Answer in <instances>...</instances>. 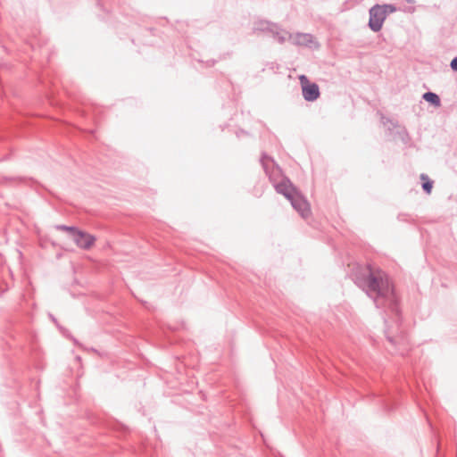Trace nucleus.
Returning <instances> with one entry per match:
<instances>
[{
  "label": "nucleus",
  "instance_id": "nucleus-13",
  "mask_svg": "<svg viewBox=\"0 0 457 457\" xmlns=\"http://www.w3.org/2000/svg\"><path fill=\"white\" fill-rule=\"evenodd\" d=\"M420 179L423 181L422 189L427 193L430 194L433 187V181L428 179V177L422 173L420 175Z\"/></svg>",
  "mask_w": 457,
  "mask_h": 457
},
{
  "label": "nucleus",
  "instance_id": "nucleus-10",
  "mask_svg": "<svg viewBox=\"0 0 457 457\" xmlns=\"http://www.w3.org/2000/svg\"><path fill=\"white\" fill-rule=\"evenodd\" d=\"M268 32L270 33L272 37L276 39L279 44L285 43L286 40L288 39V34H290L289 32L281 29L280 26L276 23L271 24L270 29Z\"/></svg>",
  "mask_w": 457,
  "mask_h": 457
},
{
  "label": "nucleus",
  "instance_id": "nucleus-2",
  "mask_svg": "<svg viewBox=\"0 0 457 457\" xmlns=\"http://www.w3.org/2000/svg\"><path fill=\"white\" fill-rule=\"evenodd\" d=\"M369 27L374 31L378 32L381 29L383 23L386 18V12L379 4H375L370 9Z\"/></svg>",
  "mask_w": 457,
  "mask_h": 457
},
{
  "label": "nucleus",
  "instance_id": "nucleus-15",
  "mask_svg": "<svg viewBox=\"0 0 457 457\" xmlns=\"http://www.w3.org/2000/svg\"><path fill=\"white\" fill-rule=\"evenodd\" d=\"M55 228L58 230H62V231H66V232L70 233L71 238L73 237V235L76 234V232L79 229L76 227H70V226H66V225H57Z\"/></svg>",
  "mask_w": 457,
  "mask_h": 457
},
{
  "label": "nucleus",
  "instance_id": "nucleus-9",
  "mask_svg": "<svg viewBox=\"0 0 457 457\" xmlns=\"http://www.w3.org/2000/svg\"><path fill=\"white\" fill-rule=\"evenodd\" d=\"M268 32L270 33L272 37L276 39L279 44L285 43L286 40L288 39V34H290L289 32L281 29L280 26L276 23L271 24L270 29Z\"/></svg>",
  "mask_w": 457,
  "mask_h": 457
},
{
  "label": "nucleus",
  "instance_id": "nucleus-6",
  "mask_svg": "<svg viewBox=\"0 0 457 457\" xmlns=\"http://www.w3.org/2000/svg\"><path fill=\"white\" fill-rule=\"evenodd\" d=\"M275 189L278 194L283 195L287 199H290L297 190L287 178H284L279 183L275 184Z\"/></svg>",
  "mask_w": 457,
  "mask_h": 457
},
{
  "label": "nucleus",
  "instance_id": "nucleus-11",
  "mask_svg": "<svg viewBox=\"0 0 457 457\" xmlns=\"http://www.w3.org/2000/svg\"><path fill=\"white\" fill-rule=\"evenodd\" d=\"M422 98L427 101L428 103L433 104L434 106H440L441 101L438 95H436L434 92H426L423 94Z\"/></svg>",
  "mask_w": 457,
  "mask_h": 457
},
{
  "label": "nucleus",
  "instance_id": "nucleus-22",
  "mask_svg": "<svg viewBox=\"0 0 457 457\" xmlns=\"http://www.w3.org/2000/svg\"><path fill=\"white\" fill-rule=\"evenodd\" d=\"M51 319L55 322V319L53 316H51Z\"/></svg>",
  "mask_w": 457,
  "mask_h": 457
},
{
  "label": "nucleus",
  "instance_id": "nucleus-12",
  "mask_svg": "<svg viewBox=\"0 0 457 457\" xmlns=\"http://www.w3.org/2000/svg\"><path fill=\"white\" fill-rule=\"evenodd\" d=\"M271 24L272 22H270L268 21H259L255 22L253 29L255 31L268 32L270 29Z\"/></svg>",
  "mask_w": 457,
  "mask_h": 457
},
{
  "label": "nucleus",
  "instance_id": "nucleus-18",
  "mask_svg": "<svg viewBox=\"0 0 457 457\" xmlns=\"http://www.w3.org/2000/svg\"><path fill=\"white\" fill-rule=\"evenodd\" d=\"M299 79H300L302 87H303V85H306L307 83H310L308 78L305 75H301L299 77Z\"/></svg>",
  "mask_w": 457,
  "mask_h": 457
},
{
  "label": "nucleus",
  "instance_id": "nucleus-8",
  "mask_svg": "<svg viewBox=\"0 0 457 457\" xmlns=\"http://www.w3.org/2000/svg\"><path fill=\"white\" fill-rule=\"evenodd\" d=\"M268 32L270 33L272 37L276 39L279 44L285 43L286 40L288 39V34H290L289 32L281 29L280 26L276 23L271 24L270 29Z\"/></svg>",
  "mask_w": 457,
  "mask_h": 457
},
{
  "label": "nucleus",
  "instance_id": "nucleus-1",
  "mask_svg": "<svg viewBox=\"0 0 457 457\" xmlns=\"http://www.w3.org/2000/svg\"><path fill=\"white\" fill-rule=\"evenodd\" d=\"M355 283L374 301L377 308L399 315L398 298L388 276L382 270L367 265L363 272L356 276Z\"/></svg>",
  "mask_w": 457,
  "mask_h": 457
},
{
  "label": "nucleus",
  "instance_id": "nucleus-16",
  "mask_svg": "<svg viewBox=\"0 0 457 457\" xmlns=\"http://www.w3.org/2000/svg\"><path fill=\"white\" fill-rule=\"evenodd\" d=\"M261 162L266 174L269 173V163H273V160L267 154H263L261 158Z\"/></svg>",
  "mask_w": 457,
  "mask_h": 457
},
{
  "label": "nucleus",
  "instance_id": "nucleus-3",
  "mask_svg": "<svg viewBox=\"0 0 457 457\" xmlns=\"http://www.w3.org/2000/svg\"><path fill=\"white\" fill-rule=\"evenodd\" d=\"M288 40L293 45L297 46H303L310 49H318L320 47V44L310 33L297 32L294 34H288Z\"/></svg>",
  "mask_w": 457,
  "mask_h": 457
},
{
  "label": "nucleus",
  "instance_id": "nucleus-19",
  "mask_svg": "<svg viewBox=\"0 0 457 457\" xmlns=\"http://www.w3.org/2000/svg\"><path fill=\"white\" fill-rule=\"evenodd\" d=\"M450 66L453 71H457V56L452 60Z\"/></svg>",
  "mask_w": 457,
  "mask_h": 457
},
{
  "label": "nucleus",
  "instance_id": "nucleus-14",
  "mask_svg": "<svg viewBox=\"0 0 457 457\" xmlns=\"http://www.w3.org/2000/svg\"><path fill=\"white\" fill-rule=\"evenodd\" d=\"M386 335L387 340L394 345L400 344V343H403V341L405 340V338L403 335H400L396 337L390 336L387 329L386 330Z\"/></svg>",
  "mask_w": 457,
  "mask_h": 457
},
{
  "label": "nucleus",
  "instance_id": "nucleus-4",
  "mask_svg": "<svg viewBox=\"0 0 457 457\" xmlns=\"http://www.w3.org/2000/svg\"><path fill=\"white\" fill-rule=\"evenodd\" d=\"M293 208L303 217L307 218L311 213L310 204L307 200L297 191L289 199Z\"/></svg>",
  "mask_w": 457,
  "mask_h": 457
},
{
  "label": "nucleus",
  "instance_id": "nucleus-17",
  "mask_svg": "<svg viewBox=\"0 0 457 457\" xmlns=\"http://www.w3.org/2000/svg\"><path fill=\"white\" fill-rule=\"evenodd\" d=\"M381 6L386 11V15L395 11V7L393 4H383Z\"/></svg>",
  "mask_w": 457,
  "mask_h": 457
},
{
  "label": "nucleus",
  "instance_id": "nucleus-5",
  "mask_svg": "<svg viewBox=\"0 0 457 457\" xmlns=\"http://www.w3.org/2000/svg\"><path fill=\"white\" fill-rule=\"evenodd\" d=\"M72 240L79 248L89 249L94 245L96 237L87 232L78 229L76 234L73 235Z\"/></svg>",
  "mask_w": 457,
  "mask_h": 457
},
{
  "label": "nucleus",
  "instance_id": "nucleus-20",
  "mask_svg": "<svg viewBox=\"0 0 457 457\" xmlns=\"http://www.w3.org/2000/svg\"><path fill=\"white\" fill-rule=\"evenodd\" d=\"M214 64V61H209L208 62V65H213Z\"/></svg>",
  "mask_w": 457,
  "mask_h": 457
},
{
  "label": "nucleus",
  "instance_id": "nucleus-21",
  "mask_svg": "<svg viewBox=\"0 0 457 457\" xmlns=\"http://www.w3.org/2000/svg\"><path fill=\"white\" fill-rule=\"evenodd\" d=\"M408 3H413L414 0H406Z\"/></svg>",
  "mask_w": 457,
  "mask_h": 457
},
{
  "label": "nucleus",
  "instance_id": "nucleus-7",
  "mask_svg": "<svg viewBox=\"0 0 457 457\" xmlns=\"http://www.w3.org/2000/svg\"><path fill=\"white\" fill-rule=\"evenodd\" d=\"M302 94L305 101L313 102L320 97V92L316 83H307L302 87Z\"/></svg>",
  "mask_w": 457,
  "mask_h": 457
}]
</instances>
